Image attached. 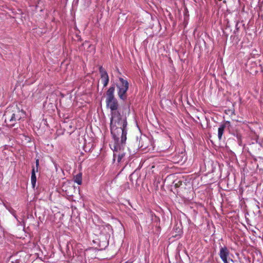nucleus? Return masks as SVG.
I'll return each instance as SVG.
<instances>
[{
  "label": "nucleus",
  "instance_id": "nucleus-14",
  "mask_svg": "<svg viewBox=\"0 0 263 263\" xmlns=\"http://www.w3.org/2000/svg\"><path fill=\"white\" fill-rule=\"evenodd\" d=\"M39 159H36L35 160V166H33L32 167V170H34V173H36V172H37L39 171Z\"/></svg>",
  "mask_w": 263,
  "mask_h": 263
},
{
  "label": "nucleus",
  "instance_id": "nucleus-18",
  "mask_svg": "<svg viewBox=\"0 0 263 263\" xmlns=\"http://www.w3.org/2000/svg\"><path fill=\"white\" fill-rule=\"evenodd\" d=\"M226 123L230 124V122L229 121H226Z\"/></svg>",
  "mask_w": 263,
  "mask_h": 263
},
{
  "label": "nucleus",
  "instance_id": "nucleus-13",
  "mask_svg": "<svg viewBox=\"0 0 263 263\" xmlns=\"http://www.w3.org/2000/svg\"><path fill=\"white\" fill-rule=\"evenodd\" d=\"M7 210L13 216V217L16 219L18 223H21V221L18 218L16 214V211L11 207L6 208Z\"/></svg>",
  "mask_w": 263,
  "mask_h": 263
},
{
  "label": "nucleus",
  "instance_id": "nucleus-19",
  "mask_svg": "<svg viewBox=\"0 0 263 263\" xmlns=\"http://www.w3.org/2000/svg\"><path fill=\"white\" fill-rule=\"evenodd\" d=\"M230 260H231V261H232V262H234L233 260V259H230Z\"/></svg>",
  "mask_w": 263,
  "mask_h": 263
},
{
  "label": "nucleus",
  "instance_id": "nucleus-7",
  "mask_svg": "<svg viewBox=\"0 0 263 263\" xmlns=\"http://www.w3.org/2000/svg\"><path fill=\"white\" fill-rule=\"evenodd\" d=\"M151 144L150 139L145 136L140 137L139 141V148L142 151L146 150Z\"/></svg>",
  "mask_w": 263,
  "mask_h": 263
},
{
  "label": "nucleus",
  "instance_id": "nucleus-12",
  "mask_svg": "<svg viewBox=\"0 0 263 263\" xmlns=\"http://www.w3.org/2000/svg\"><path fill=\"white\" fill-rule=\"evenodd\" d=\"M74 182L77 183L78 185L82 184V174L79 173L74 177Z\"/></svg>",
  "mask_w": 263,
  "mask_h": 263
},
{
  "label": "nucleus",
  "instance_id": "nucleus-10",
  "mask_svg": "<svg viewBox=\"0 0 263 263\" xmlns=\"http://www.w3.org/2000/svg\"><path fill=\"white\" fill-rule=\"evenodd\" d=\"M226 128V124H223L220 125L218 129V137L219 140L222 139L224 128Z\"/></svg>",
  "mask_w": 263,
  "mask_h": 263
},
{
  "label": "nucleus",
  "instance_id": "nucleus-6",
  "mask_svg": "<svg viewBox=\"0 0 263 263\" xmlns=\"http://www.w3.org/2000/svg\"><path fill=\"white\" fill-rule=\"evenodd\" d=\"M230 251L226 246H220L219 255L223 263H229Z\"/></svg>",
  "mask_w": 263,
  "mask_h": 263
},
{
  "label": "nucleus",
  "instance_id": "nucleus-15",
  "mask_svg": "<svg viewBox=\"0 0 263 263\" xmlns=\"http://www.w3.org/2000/svg\"><path fill=\"white\" fill-rule=\"evenodd\" d=\"M109 80H103L102 81L103 84V87H105L107 86V85L108 84Z\"/></svg>",
  "mask_w": 263,
  "mask_h": 263
},
{
  "label": "nucleus",
  "instance_id": "nucleus-3",
  "mask_svg": "<svg viewBox=\"0 0 263 263\" xmlns=\"http://www.w3.org/2000/svg\"><path fill=\"white\" fill-rule=\"evenodd\" d=\"M118 95L120 99L125 101L126 100L127 96V91L129 88L128 81L122 77L119 78V82L116 84Z\"/></svg>",
  "mask_w": 263,
  "mask_h": 263
},
{
  "label": "nucleus",
  "instance_id": "nucleus-16",
  "mask_svg": "<svg viewBox=\"0 0 263 263\" xmlns=\"http://www.w3.org/2000/svg\"><path fill=\"white\" fill-rule=\"evenodd\" d=\"M79 0H73V5L77 6L79 4Z\"/></svg>",
  "mask_w": 263,
  "mask_h": 263
},
{
  "label": "nucleus",
  "instance_id": "nucleus-2",
  "mask_svg": "<svg viewBox=\"0 0 263 263\" xmlns=\"http://www.w3.org/2000/svg\"><path fill=\"white\" fill-rule=\"evenodd\" d=\"M115 145H112V141L109 144L110 148L114 152L113 161L115 162L116 160L119 163L121 162L125 156V153L124 151L126 145V142L124 144L121 143V141H118Z\"/></svg>",
  "mask_w": 263,
  "mask_h": 263
},
{
  "label": "nucleus",
  "instance_id": "nucleus-8",
  "mask_svg": "<svg viewBox=\"0 0 263 263\" xmlns=\"http://www.w3.org/2000/svg\"><path fill=\"white\" fill-rule=\"evenodd\" d=\"M99 72L101 75V81L109 80L108 73L102 66L99 67Z\"/></svg>",
  "mask_w": 263,
  "mask_h": 263
},
{
  "label": "nucleus",
  "instance_id": "nucleus-9",
  "mask_svg": "<svg viewBox=\"0 0 263 263\" xmlns=\"http://www.w3.org/2000/svg\"><path fill=\"white\" fill-rule=\"evenodd\" d=\"M115 87L114 85L110 86L106 92V99L114 98L115 97Z\"/></svg>",
  "mask_w": 263,
  "mask_h": 263
},
{
  "label": "nucleus",
  "instance_id": "nucleus-1",
  "mask_svg": "<svg viewBox=\"0 0 263 263\" xmlns=\"http://www.w3.org/2000/svg\"><path fill=\"white\" fill-rule=\"evenodd\" d=\"M110 129L112 136V145L117 144L118 141L124 144L126 141L127 122L126 116L120 112H114L110 117Z\"/></svg>",
  "mask_w": 263,
  "mask_h": 263
},
{
  "label": "nucleus",
  "instance_id": "nucleus-17",
  "mask_svg": "<svg viewBox=\"0 0 263 263\" xmlns=\"http://www.w3.org/2000/svg\"><path fill=\"white\" fill-rule=\"evenodd\" d=\"M238 22H237V23H236V25H235V29H236V31H235V30L234 31V33H236V31H237L238 30V29H239V28H238Z\"/></svg>",
  "mask_w": 263,
  "mask_h": 263
},
{
  "label": "nucleus",
  "instance_id": "nucleus-4",
  "mask_svg": "<svg viewBox=\"0 0 263 263\" xmlns=\"http://www.w3.org/2000/svg\"><path fill=\"white\" fill-rule=\"evenodd\" d=\"M24 112L23 111L17 110L15 112H13L11 115L9 116L8 112L6 114L5 121L7 123L9 126L13 127L16 123L17 121H19L22 118V115H24Z\"/></svg>",
  "mask_w": 263,
  "mask_h": 263
},
{
  "label": "nucleus",
  "instance_id": "nucleus-5",
  "mask_svg": "<svg viewBox=\"0 0 263 263\" xmlns=\"http://www.w3.org/2000/svg\"><path fill=\"white\" fill-rule=\"evenodd\" d=\"M106 106L110 109V116L114 112H120L118 110L119 104L116 98L106 99Z\"/></svg>",
  "mask_w": 263,
  "mask_h": 263
},
{
  "label": "nucleus",
  "instance_id": "nucleus-11",
  "mask_svg": "<svg viewBox=\"0 0 263 263\" xmlns=\"http://www.w3.org/2000/svg\"><path fill=\"white\" fill-rule=\"evenodd\" d=\"M36 177L35 173H34V171H31V183L32 185V187L33 189H34L36 185Z\"/></svg>",
  "mask_w": 263,
  "mask_h": 263
}]
</instances>
